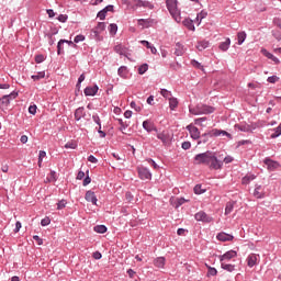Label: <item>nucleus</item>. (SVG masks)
<instances>
[{"instance_id":"1","label":"nucleus","mask_w":281,"mask_h":281,"mask_svg":"<svg viewBox=\"0 0 281 281\" xmlns=\"http://www.w3.org/2000/svg\"><path fill=\"white\" fill-rule=\"evenodd\" d=\"M177 0L166 1L167 10H169V13L171 14L172 19H175L177 23H181V11L179 10V7H177Z\"/></svg>"},{"instance_id":"2","label":"nucleus","mask_w":281,"mask_h":281,"mask_svg":"<svg viewBox=\"0 0 281 281\" xmlns=\"http://www.w3.org/2000/svg\"><path fill=\"white\" fill-rule=\"evenodd\" d=\"M215 109L213 106L210 105H205V104H198L196 106H189V113H191V115H207L210 113H214Z\"/></svg>"},{"instance_id":"3","label":"nucleus","mask_w":281,"mask_h":281,"mask_svg":"<svg viewBox=\"0 0 281 281\" xmlns=\"http://www.w3.org/2000/svg\"><path fill=\"white\" fill-rule=\"evenodd\" d=\"M127 5L131 10H139V8L153 10V8H155V5L148 0H133L132 2H128Z\"/></svg>"},{"instance_id":"4","label":"nucleus","mask_w":281,"mask_h":281,"mask_svg":"<svg viewBox=\"0 0 281 281\" xmlns=\"http://www.w3.org/2000/svg\"><path fill=\"white\" fill-rule=\"evenodd\" d=\"M209 168H211V170H221V168H223L222 156H216V154L212 151Z\"/></svg>"},{"instance_id":"5","label":"nucleus","mask_w":281,"mask_h":281,"mask_svg":"<svg viewBox=\"0 0 281 281\" xmlns=\"http://www.w3.org/2000/svg\"><path fill=\"white\" fill-rule=\"evenodd\" d=\"M211 159H212V151H205V153L195 155L194 164L196 165L203 164L204 166H209Z\"/></svg>"},{"instance_id":"6","label":"nucleus","mask_w":281,"mask_h":281,"mask_svg":"<svg viewBox=\"0 0 281 281\" xmlns=\"http://www.w3.org/2000/svg\"><path fill=\"white\" fill-rule=\"evenodd\" d=\"M16 95H19V93L16 92H12L10 94L3 95L0 99V109H8V106L10 105V100H14L16 98Z\"/></svg>"},{"instance_id":"7","label":"nucleus","mask_w":281,"mask_h":281,"mask_svg":"<svg viewBox=\"0 0 281 281\" xmlns=\"http://www.w3.org/2000/svg\"><path fill=\"white\" fill-rule=\"evenodd\" d=\"M137 173L139 179L143 181H150V179H153V173H150V170H148L146 167H137Z\"/></svg>"},{"instance_id":"8","label":"nucleus","mask_w":281,"mask_h":281,"mask_svg":"<svg viewBox=\"0 0 281 281\" xmlns=\"http://www.w3.org/2000/svg\"><path fill=\"white\" fill-rule=\"evenodd\" d=\"M158 139L165 144V146H168L170 142H172V136H170V133L168 131H162L157 133Z\"/></svg>"},{"instance_id":"9","label":"nucleus","mask_w":281,"mask_h":281,"mask_svg":"<svg viewBox=\"0 0 281 281\" xmlns=\"http://www.w3.org/2000/svg\"><path fill=\"white\" fill-rule=\"evenodd\" d=\"M246 262L248 265V267L251 269L252 267H256V265H258L260 262V255H256V254H250L247 259Z\"/></svg>"},{"instance_id":"10","label":"nucleus","mask_w":281,"mask_h":281,"mask_svg":"<svg viewBox=\"0 0 281 281\" xmlns=\"http://www.w3.org/2000/svg\"><path fill=\"white\" fill-rule=\"evenodd\" d=\"M195 221H202V223H212V216L207 215V213L200 211L195 214Z\"/></svg>"},{"instance_id":"11","label":"nucleus","mask_w":281,"mask_h":281,"mask_svg":"<svg viewBox=\"0 0 281 281\" xmlns=\"http://www.w3.org/2000/svg\"><path fill=\"white\" fill-rule=\"evenodd\" d=\"M254 196L255 199H265L267 196V192L265 191V187L257 184L254 190Z\"/></svg>"},{"instance_id":"12","label":"nucleus","mask_w":281,"mask_h":281,"mask_svg":"<svg viewBox=\"0 0 281 281\" xmlns=\"http://www.w3.org/2000/svg\"><path fill=\"white\" fill-rule=\"evenodd\" d=\"M192 139H199L201 137V132H199V127L190 124L187 126Z\"/></svg>"},{"instance_id":"13","label":"nucleus","mask_w":281,"mask_h":281,"mask_svg":"<svg viewBox=\"0 0 281 281\" xmlns=\"http://www.w3.org/2000/svg\"><path fill=\"white\" fill-rule=\"evenodd\" d=\"M238 256V252L236 250H228L224 255L220 256V261L225 262L226 260H232V258H236Z\"/></svg>"},{"instance_id":"14","label":"nucleus","mask_w":281,"mask_h":281,"mask_svg":"<svg viewBox=\"0 0 281 281\" xmlns=\"http://www.w3.org/2000/svg\"><path fill=\"white\" fill-rule=\"evenodd\" d=\"M217 240H221V243H229L234 240V235H229L227 233H220L216 236Z\"/></svg>"},{"instance_id":"15","label":"nucleus","mask_w":281,"mask_h":281,"mask_svg":"<svg viewBox=\"0 0 281 281\" xmlns=\"http://www.w3.org/2000/svg\"><path fill=\"white\" fill-rule=\"evenodd\" d=\"M86 201H88L89 203H92V205H98V198L95 196V192L87 191Z\"/></svg>"},{"instance_id":"16","label":"nucleus","mask_w":281,"mask_h":281,"mask_svg":"<svg viewBox=\"0 0 281 281\" xmlns=\"http://www.w3.org/2000/svg\"><path fill=\"white\" fill-rule=\"evenodd\" d=\"M261 54L266 56V58H269V60H273L274 65H280V59L274 57L273 54L269 53L266 48H261Z\"/></svg>"},{"instance_id":"17","label":"nucleus","mask_w":281,"mask_h":281,"mask_svg":"<svg viewBox=\"0 0 281 281\" xmlns=\"http://www.w3.org/2000/svg\"><path fill=\"white\" fill-rule=\"evenodd\" d=\"M143 128H145L147 133H153V131H157V127H155V123L150 121H144Z\"/></svg>"},{"instance_id":"18","label":"nucleus","mask_w":281,"mask_h":281,"mask_svg":"<svg viewBox=\"0 0 281 281\" xmlns=\"http://www.w3.org/2000/svg\"><path fill=\"white\" fill-rule=\"evenodd\" d=\"M263 164H266V166L268 167V170H276L280 166L277 161H273L269 158H266L263 160Z\"/></svg>"},{"instance_id":"19","label":"nucleus","mask_w":281,"mask_h":281,"mask_svg":"<svg viewBox=\"0 0 281 281\" xmlns=\"http://www.w3.org/2000/svg\"><path fill=\"white\" fill-rule=\"evenodd\" d=\"M221 267L222 269H224V271H228L229 273H232V271H236V266L232 265V263H227L225 261H221Z\"/></svg>"},{"instance_id":"20","label":"nucleus","mask_w":281,"mask_h":281,"mask_svg":"<svg viewBox=\"0 0 281 281\" xmlns=\"http://www.w3.org/2000/svg\"><path fill=\"white\" fill-rule=\"evenodd\" d=\"M154 265L158 268V269H164V267H166V258L164 257H158L154 260Z\"/></svg>"},{"instance_id":"21","label":"nucleus","mask_w":281,"mask_h":281,"mask_svg":"<svg viewBox=\"0 0 281 281\" xmlns=\"http://www.w3.org/2000/svg\"><path fill=\"white\" fill-rule=\"evenodd\" d=\"M236 131H241L243 133H249L251 131V126L249 124H236Z\"/></svg>"},{"instance_id":"22","label":"nucleus","mask_w":281,"mask_h":281,"mask_svg":"<svg viewBox=\"0 0 281 281\" xmlns=\"http://www.w3.org/2000/svg\"><path fill=\"white\" fill-rule=\"evenodd\" d=\"M182 24L184 27L189 29L191 32H194L196 29L194 27V21L190 20L189 18L183 20Z\"/></svg>"},{"instance_id":"23","label":"nucleus","mask_w":281,"mask_h":281,"mask_svg":"<svg viewBox=\"0 0 281 281\" xmlns=\"http://www.w3.org/2000/svg\"><path fill=\"white\" fill-rule=\"evenodd\" d=\"M247 40V33L241 31L237 33V45H243Z\"/></svg>"},{"instance_id":"24","label":"nucleus","mask_w":281,"mask_h":281,"mask_svg":"<svg viewBox=\"0 0 281 281\" xmlns=\"http://www.w3.org/2000/svg\"><path fill=\"white\" fill-rule=\"evenodd\" d=\"M212 134L214 135V137H221V135H225L226 137H228L229 139H232V134L223 131V130H213Z\"/></svg>"},{"instance_id":"25","label":"nucleus","mask_w":281,"mask_h":281,"mask_svg":"<svg viewBox=\"0 0 281 281\" xmlns=\"http://www.w3.org/2000/svg\"><path fill=\"white\" fill-rule=\"evenodd\" d=\"M82 117H85V108H78L75 111V120H77V122H80V120H82Z\"/></svg>"},{"instance_id":"26","label":"nucleus","mask_w":281,"mask_h":281,"mask_svg":"<svg viewBox=\"0 0 281 281\" xmlns=\"http://www.w3.org/2000/svg\"><path fill=\"white\" fill-rule=\"evenodd\" d=\"M98 86L88 87L85 89V95H95L98 93Z\"/></svg>"},{"instance_id":"27","label":"nucleus","mask_w":281,"mask_h":281,"mask_svg":"<svg viewBox=\"0 0 281 281\" xmlns=\"http://www.w3.org/2000/svg\"><path fill=\"white\" fill-rule=\"evenodd\" d=\"M229 45H232V40H229V37H227L225 42H222L220 44V49L222 52H227V49H229Z\"/></svg>"},{"instance_id":"28","label":"nucleus","mask_w":281,"mask_h":281,"mask_svg":"<svg viewBox=\"0 0 281 281\" xmlns=\"http://www.w3.org/2000/svg\"><path fill=\"white\" fill-rule=\"evenodd\" d=\"M114 52H116V54H120V56H126V47H124L122 44H117L114 47Z\"/></svg>"},{"instance_id":"29","label":"nucleus","mask_w":281,"mask_h":281,"mask_svg":"<svg viewBox=\"0 0 281 281\" xmlns=\"http://www.w3.org/2000/svg\"><path fill=\"white\" fill-rule=\"evenodd\" d=\"M207 47H210V42L205 40L199 42L196 45V49H199V52H203V49H207Z\"/></svg>"},{"instance_id":"30","label":"nucleus","mask_w":281,"mask_h":281,"mask_svg":"<svg viewBox=\"0 0 281 281\" xmlns=\"http://www.w3.org/2000/svg\"><path fill=\"white\" fill-rule=\"evenodd\" d=\"M150 23H153V20L150 19H139L138 20V25L142 27H150Z\"/></svg>"},{"instance_id":"31","label":"nucleus","mask_w":281,"mask_h":281,"mask_svg":"<svg viewBox=\"0 0 281 281\" xmlns=\"http://www.w3.org/2000/svg\"><path fill=\"white\" fill-rule=\"evenodd\" d=\"M117 74L121 78H126L128 76V68L121 66L117 70Z\"/></svg>"},{"instance_id":"32","label":"nucleus","mask_w":281,"mask_h":281,"mask_svg":"<svg viewBox=\"0 0 281 281\" xmlns=\"http://www.w3.org/2000/svg\"><path fill=\"white\" fill-rule=\"evenodd\" d=\"M179 106V101L176 98H169V108L175 111Z\"/></svg>"},{"instance_id":"33","label":"nucleus","mask_w":281,"mask_h":281,"mask_svg":"<svg viewBox=\"0 0 281 281\" xmlns=\"http://www.w3.org/2000/svg\"><path fill=\"white\" fill-rule=\"evenodd\" d=\"M234 202H227L226 203V207H225V214H232V212H234Z\"/></svg>"},{"instance_id":"34","label":"nucleus","mask_w":281,"mask_h":281,"mask_svg":"<svg viewBox=\"0 0 281 281\" xmlns=\"http://www.w3.org/2000/svg\"><path fill=\"white\" fill-rule=\"evenodd\" d=\"M254 179H256L255 175L246 176L243 178L241 183L244 186H247L248 183H250V181H254Z\"/></svg>"},{"instance_id":"35","label":"nucleus","mask_w":281,"mask_h":281,"mask_svg":"<svg viewBox=\"0 0 281 281\" xmlns=\"http://www.w3.org/2000/svg\"><path fill=\"white\" fill-rule=\"evenodd\" d=\"M184 52L186 50H183V45L181 44L176 45V52H175L176 56H183Z\"/></svg>"},{"instance_id":"36","label":"nucleus","mask_w":281,"mask_h":281,"mask_svg":"<svg viewBox=\"0 0 281 281\" xmlns=\"http://www.w3.org/2000/svg\"><path fill=\"white\" fill-rule=\"evenodd\" d=\"M94 232H97V234H106V226L104 225L94 226Z\"/></svg>"},{"instance_id":"37","label":"nucleus","mask_w":281,"mask_h":281,"mask_svg":"<svg viewBox=\"0 0 281 281\" xmlns=\"http://www.w3.org/2000/svg\"><path fill=\"white\" fill-rule=\"evenodd\" d=\"M65 148H71L72 150H76V148H78V143H76L75 140H70L65 144Z\"/></svg>"},{"instance_id":"38","label":"nucleus","mask_w":281,"mask_h":281,"mask_svg":"<svg viewBox=\"0 0 281 281\" xmlns=\"http://www.w3.org/2000/svg\"><path fill=\"white\" fill-rule=\"evenodd\" d=\"M148 71V64H143L142 66L138 67V74L140 76H144Z\"/></svg>"},{"instance_id":"39","label":"nucleus","mask_w":281,"mask_h":281,"mask_svg":"<svg viewBox=\"0 0 281 281\" xmlns=\"http://www.w3.org/2000/svg\"><path fill=\"white\" fill-rule=\"evenodd\" d=\"M65 40H60L59 42H58V44H57V54H58V56H60V54H63V50H64V47H63V45H65Z\"/></svg>"},{"instance_id":"40","label":"nucleus","mask_w":281,"mask_h":281,"mask_svg":"<svg viewBox=\"0 0 281 281\" xmlns=\"http://www.w3.org/2000/svg\"><path fill=\"white\" fill-rule=\"evenodd\" d=\"M45 78V71L37 72V75L32 76V80H41Z\"/></svg>"},{"instance_id":"41","label":"nucleus","mask_w":281,"mask_h":281,"mask_svg":"<svg viewBox=\"0 0 281 281\" xmlns=\"http://www.w3.org/2000/svg\"><path fill=\"white\" fill-rule=\"evenodd\" d=\"M268 82H270V85H276V82H279L280 81V77L278 76H271V77H268Z\"/></svg>"},{"instance_id":"42","label":"nucleus","mask_w":281,"mask_h":281,"mask_svg":"<svg viewBox=\"0 0 281 281\" xmlns=\"http://www.w3.org/2000/svg\"><path fill=\"white\" fill-rule=\"evenodd\" d=\"M110 34H117V24H110L109 25Z\"/></svg>"},{"instance_id":"43","label":"nucleus","mask_w":281,"mask_h":281,"mask_svg":"<svg viewBox=\"0 0 281 281\" xmlns=\"http://www.w3.org/2000/svg\"><path fill=\"white\" fill-rule=\"evenodd\" d=\"M56 171H50L49 176L47 177L48 183H52V181H56Z\"/></svg>"},{"instance_id":"44","label":"nucleus","mask_w":281,"mask_h":281,"mask_svg":"<svg viewBox=\"0 0 281 281\" xmlns=\"http://www.w3.org/2000/svg\"><path fill=\"white\" fill-rule=\"evenodd\" d=\"M221 156H222V161L224 164H232V161H234V158L232 156H225V157H223V155Z\"/></svg>"},{"instance_id":"45","label":"nucleus","mask_w":281,"mask_h":281,"mask_svg":"<svg viewBox=\"0 0 281 281\" xmlns=\"http://www.w3.org/2000/svg\"><path fill=\"white\" fill-rule=\"evenodd\" d=\"M66 205H67V201L61 200L57 203V210H65Z\"/></svg>"},{"instance_id":"46","label":"nucleus","mask_w":281,"mask_h":281,"mask_svg":"<svg viewBox=\"0 0 281 281\" xmlns=\"http://www.w3.org/2000/svg\"><path fill=\"white\" fill-rule=\"evenodd\" d=\"M193 190L195 194H203L205 192V190L201 189V184H196Z\"/></svg>"},{"instance_id":"47","label":"nucleus","mask_w":281,"mask_h":281,"mask_svg":"<svg viewBox=\"0 0 281 281\" xmlns=\"http://www.w3.org/2000/svg\"><path fill=\"white\" fill-rule=\"evenodd\" d=\"M98 19H100L101 21H104V19H106V11H104V9L98 13Z\"/></svg>"},{"instance_id":"48","label":"nucleus","mask_w":281,"mask_h":281,"mask_svg":"<svg viewBox=\"0 0 281 281\" xmlns=\"http://www.w3.org/2000/svg\"><path fill=\"white\" fill-rule=\"evenodd\" d=\"M50 223H52V220H49V217H45L42 220L41 225L43 227H47V225H49Z\"/></svg>"},{"instance_id":"49","label":"nucleus","mask_w":281,"mask_h":281,"mask_svg":"<svg viewBox=\"0 0 281 281\" xmlns=\"http://www.w3.org/2000/svg\"><path fill=\"white\" fill-rule=\"evenodd\" d=\"M45 157H47V153L41 150L38 156V164H43V159H45Z\"/></svg>"},{"instance_id":"50","label":"nucleus","mask_w":281,"mask_h":281,"mask_svg":"<svg viewBox=\"0 0 281 281\" xmlns=\"http://www.w3.org/2000/svg\"><path fill=\"white\" fill-rule=\"evenodd\" d=\"M160 93H161L162 98H170V95H171L170 91H168L166 89H161Z\"/></svg>"},{"instance_id":"51","label":"nucleus","mask_w":281,"mask_h":281,"mask_svg":"<svg viewBox=\"0 0 281 281\" xmlns=\"http://www.w3.org/2000/svg\"><path fill=\"white\" fill-rule=\"evenodd\" d=\"M45 60V56L43 55H36L35 56V63L41 64Z\"/></svg>"},{"instance_id":"52","label":"nucleus","mask_w":281,"mask_h":281,"mask_svg":"<svg viewBox=\"0 0 281 281\" xmlns=\"http://www.w3.org/2000/svg\"><path fill=\"white\" fill-rule=\"evenodd\" d=\"M191 146H192V144L190 142L182 143L183 150H190Z\"/></svg>"},{"instance_id":"53","label":"nucleus","mask_w":281,"mask_h":281,"mask_svg":"<svg viewBox=\"0 0 281 281\" xmlns=\"http://www.w3.org/2000/svg\"><path fill=\"white\" fill-rule=\"evenodd\" d=\"M147 161H148V164H151V166L155 170H159V165H157V162H155V160L149 158Z\"/></svg>"},{"instance_id":"54","label":"nucleus","mask_w":281,"mask_h":281,"mask_svg":"<svg viewBox=\"0 0 281 281\" xmlns=\"http://www.w3.org/2000/svg\"><path fill=\"white\" fill-rule=\"evenodd\" d=\"M218 271L215 268H209L207 276H216Z\"/></svg>"},{"instance_id":"55","label":"nucleus","mask_w":281,"mask_h":281,"mask_svg":"<svg viewBox=\"0 0 281 281\" xmlns=\"http://www.w3.org/2000/svg\"><path fill=\"white\" fill-rule=\"evenodd\" d=\"M206 16H207V13L200 12L196 15V21H199V19L200 21H203V19H205Z\"/></svg>"},{"instance_id":"56","label":"nucleus","mask_w":281,"mask_h":281,"mask_svg":"<svg viewBox=\"0 0 281 281\" xmlns=\"http://www.w3.org/2000/svg\"><path fill=\"white\" fill-rule=\"evenodd\" d=\"M191 65L193 67H195L196 69H203V66H201V64L199 61H196V60H192Z\"/></svg>"},{"instance_id":"57","label":"nucleus","mask_w":281,"mask_h":281,"mask_svg":"<svg viewBox=\"0 0 281 281\" xmlns=\"http://www.w3.org/2000/svg\"><path fill=\"white\" fill-rule=\"evenodd\" d=\"M29 113H31V115H36V105H30Z\"/></svg>"},{"instance_id":"58","label":"nucleus","mask_w":281,"mask_h":281,"mask_svg":"<svg viewBox=\"0 0 281 281\" xmlns=\"http://www.w3.org/2000/svg\"><path fill=\"white\" fill-rule=\"evenodd\" d=\"M82 41H85V35H77L75 37V43H82Z\"/></svg>"},{"instance_id":"59","label":"nucleus","mask_w":281,"mask_h":281,"mask_svg":"<svg viewBox=\"0 0 281 281\" xmlns=\"http://www.w3.org/2000/svg\"><path fill=\"white\" fill-rule=\"evenodd\" d=\"M88 161H90V164H98V158H95L93 155H90L88 157Z\"/></svg>"},{"instance_id":"60","label":"nucleus","mask_w":281,"mask_h":281,"mask_svg":"<svg viewBox=\"0 0 281 281\" xmlns=\"http://www.w3.org/2000/svg\"><path fill=\"white\" fill-rule=\"evenodd\" d=\"M92 257L94 258V260H100L102 258V254L100 251H95L93 252Z\"/></svg>"},{"instance_id":"61","label":"nucleus","mask_w":281,"mask_h":281,"mask_svg":"<svg viewBox=\"0 0 281 281\" xmlns=\"http://www.w3.org/2000/svg\"><path fill=\"white\" fill-rule=\"evenodd\" d=\"M58 21H59L60 23H66V22H67V15L60 14V15L58 16Z\"/></svg>"},{"instance_id":"62","label":"nucleus","mask_w":281,"mask_h":281,"mask_svg":"<svg viewBox=\"0 0 281 281\" xmlns=\"http://www.w3.org/2000/svg\"><path fill=\"white\" fill-rule=\"evenodd\" d=\"M125 199H126V201H127L128 203H131V201H133V193L126 192Z\"/></svg>"},{"instance_id":"63","label":"nucleus","mask_w":281,"mask_h":281,"mask_svg":"<svg viewBox=\"0 0 281 281\" xmlns=\"http://www.w3.org/2000/svg\"><path fill=\"white\" fill-rule=\"evenodd\" d=\"M154 102H155V97L154 95H149L147 98V104H150V106H153V104H155Z\"/></svg>"},{"instance_id":"64","label":"nucleus","mask_w":281,"mask_h":281,"mask_svg":"<svg viewBox=\"0 0 281 281\" xmlns=\"http://www.w3.org/2000/svg\"><path fill=\"white\" fill-rule=\"evenodd\" d=\"M33 239L37 243V245H43V240L37 235H34Z\"/></svg>"}]
</instances>
